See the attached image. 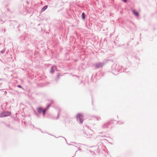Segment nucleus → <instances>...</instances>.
<instances>
[{
	"label": "nucleus",
	"mask_w": 157,
	"mask_h": 157,
	"mask_svg": "<svg viewBox=\"0 0 157 157\" xmlns=\"http://www.w3.org/2000/svg\"><path fill=\"white\" fill-rule=\"evenodd\" d=\"M77 121L80 124H82L83 121V115L81 114H78L76 117Z\"/></svg>",
	"instance_id": "nucleus-1"
},
{
	"label": "nucleus",
	"mask_w": 157,
	"mask_h": 157,
	"mask_svg": "<svg viewBox=\"0 0 157 157\" xmlns=\"http://www.w3.org/2000/svg\"><path fill=\"white\" fill-rule=\"evenodd\" d=\"M50 106V104H47L46 108L43 109H42L41 107H40V114L42 113L43 116H44L45 112L48 110V108Z\"/></svg>",
	"instance_id": "nucleus-2"
},
{
	"label": "nucleus",
	"mask_w": 157,
	"mask_h": 157,
	"mask_svg": "<svg viewBox=\"0 0 157 157\" xmlns=\"http://www.w3.org/2000/svg\"><path fill=\"white\" fill-rule=\"evenodd\" d=\"M11 113L9 112H4L0 114V117H3L7 116H9L10 115Z\"/></svg>",
	"instance_id": "nucleus-3"
},
{
	"label": "nucleus",
	"mask_w": 157,
	"mask_h": 157,
	"mask_svg": "<svg viewBox=\"0 0 157 157\" xmlns=\"http://www.w3.org/2000/svg\"><path fill=\"white\" fill-rule=\"evenodd\" d=\"M104 64L103 63H96L95 65V66L96 68H99L101 67Z\"/></svg>",
	"instance_id": "nucleus-4"
},
{
	"label": "nucleus",
	"mask_w": 157,
	"mask_h": 157,
	"mask_svg": "<svg viewBox=\"0 0 157 157\" xmlns=\"http://www.w3.org/2000/svg\"><path fill=\"white\" fill-rule=\"evenodd\" d=\"M56 66H54L52 67L50 70V72L51 73H53L54 71V70H56Z\"/></svg>",
	"instance_id": "nucleus-5"
},
{
	"label": "nucleus",
	"mask_w": 157,
	"mask_h": 157,
	"mask_svg": "<svg viewBox=\"0 0 157 157\" xmlns=\"http://www.w3.org/2000/svg\"><path fill=\"white\" fill-rule=\"evenodd\" d=\"M132 12L133 14H134L136 16L138 17L139 16V13L138 12H136L135 10H132Z\"/></svg>",
	"instance_id": "nucleus-6"
},
{
	"label": "nucleus",
	"mask_w": 157,
	"mask_h": 157,
	"mask_svg": "<svg viewBox=\"0 0 157 157\" xmlns=\"http://www.w3.org/2000/svg\"><path fill=\"white\" fill-rule=\"evenodd\" d=\"M108 123H105L104 124L103 126L102 127L103 128H106L108 127Z\"/></svg>",
	"instance_id": "nucleus-7"
},
{
	"label": "nucleus",
	"mask_w": 157,
	"mask_h": 157,
	"mask_svg": "<svg viewBox=\"0 0 157 157\" xmlns=\"http://www.w3.org/2000/svg\"><path fill=\"white\" fill-rule=\"evenodd\" d=\"M48 6H45L41 10L42 12L44 11L45 10L47 9Z\"/></svg>",
	"instance_id": "nucleus-8"
},
{
	"label": "nucleus",
	"mask_w": 157,
	"mask_h": 157,
	"mask_svg": "<svg viewBox=\"0 0 157 157\" xmlns=\"http://www.w3.org/2000/svg\"><path fill=\"white\" fill-rule=\"evenodd\" d=\"M82 18L84 20L85 18V14L83 13L82 14Z\"/></svg>",
	"instance_id": "nucleus-9"
},
{
	"label": "nucleus",
	"mask_w": 157,
	"mask_h": 157,
	"mask_svg": "<svg viewBox=\"0 0 157 157\" xmlns=\"http://www.w3.org/2000/svg\"><path fill=\"white\" fill-rule=\"evenodd\" d=\"M4 21L3 19L0 17V23H2Z\"/></svg>",
	"instance_id": "nucleus-10"
},
{
	"label": "nucleus",
	"mask_w": 157,
	"mask_h": 157,
	"mask_svg": "<svg viewBox=\"0 0 157 157\" xmlns=\"http://www.w3.org/2000/svg\"><path fill=\"white\" fill-rule=\"evenodd\" d=\"M96 118H97V120H98V121H99L101 119V118L99 116L97 117H96Z\"/></svg>",
	"instance_id": "nucleus-11"
},
{
	"label": "nucleus",
	"mask_w": 157,
	"mask_h": 157,
	"mask_svg": "<svg viewBox=\"0 0 157 157\" xmlns=\"http://www.w3.org/2000/svg\"><path fill=\"white\" fill-rule=\"evenodd\" d=\"M5 52V50H2V51H1V52L2 53H4Z\"/></svg>",
	"instance_id": "nucleus-12"
},
{
	"label": "nucleus",
	"mask_w": 157,
	"mask_h": 157,
	"mask_svg": "<svg viewBox=\"0 0 157 157\" xmlns=\"http://www.w3.org/2000/svg\"><path fill=\"white\" fill-rule=\"evenodd\" d=\"M37 111L39 113V107H37Z\"/></svg>",
	"instance_id": "nucleus-13"
},
{
	"label": "nucleus",
	"mask_w": 157,
	"mask_h": 157,
	"mask_svg": "<svg viewBox=\"0 0 157 157\" xmlns=\"http://www.w3.org/2000/svg\"><path fill=\"white\" fill-rule=\"evenodd\" d=\"M17 86L18 87L20 88H22V86H21V85H17Z\"/></svg>",
	"instance_id": "nucleus-14"
},
{
	"label": "nucleus",
	"mask_w": 157,
	"mask_h": 157,
	"mask_svg": "<svg viewBox=\"0 0 157 157\" xmlns=\"http://www.w3.org/2000/svg\"><path fill=\"white\" fill-rule=\"evenodd\" d=\"M124 2H127V0H122Z\"/></svg>",
	"instance_id": "nucleus-15"
},
{
	"label": "nucleus",
	"mask_w": 157,
	"mask_h": 157,
	"mask_svg": "<svg viewBox=\"0 0 157 157\" xmlns=\"http://www.w3.org/2000/svg\"><path fill=\"white\" fill-rule=\"evenodd\" d=\"M59 77V75H58V77Z\"/></svg>",
	"instance_id": "nucleus-16"
},
{
	"label": "nucleus",
	"mask_w": 157,
	"mask_h": 157,
	"mask_svg": "<svg viewBox=\"0 0 157 157\" xmlns=\"http://www.w3.org/2000/svg\"><path fill=\"white\" fill-rule=\"evenodd\" d=\"M118 123L119 124H120V123H119V122H118Z\"/></svg>",
	"instance_id": "nucleus-17"
}]
</instances>
